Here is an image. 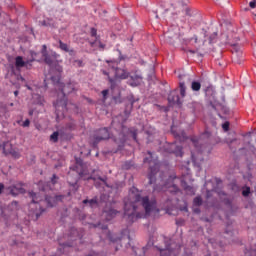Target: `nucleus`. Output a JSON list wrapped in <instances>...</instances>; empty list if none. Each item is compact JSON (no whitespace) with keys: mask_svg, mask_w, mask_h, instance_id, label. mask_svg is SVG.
Segmentation results:
<instances>
[{"mask_svg":"<svg viewBox=\"0 0 256 256\" xmlns=\"http://www.w3.org/2000/svg\"><path fill=\"white\" fill-rule=\"evenodd\" d=\"M222 129L224 131H229V122H225L223 125H222Z\"/></svg>","mask_w":256,"mask_h":256,"instance_id":"f704fd0d","label":"nucleus"},{"mask_svg":"<svg viewBox=\"0 0 256 256\" xmlns=\"http://www.w3.org/2000/svg\"><path fill=\"white\" fill-rule=\"evenodd\" d=\"M14 95H15V97H17V95H19V91L16 90V91L14 92Z\"/></svg>","mask_w":256,"mask_h":256,"instance_id":"864d4df0","label":"nucleus"},{"mask_svg":"<svg viewBox=\"0 0 256 256\" xmlns=\"http://www.w3.org/2000/svg\"><path fill=\"white\" fill-rule=\"evenodd\" d=\"M109 67L115 72V79H129V71L125 68L117 67V62H111Z\"/></svg>","mask_w":256,"mask_h":256,"instance_id":"1a4fd4ad","label":"nucleus"},{"mask_svg":"<svg viewBox=\"0 0 256 256\" xmlns=\"http://www.w3.org/2000/svg\"><path fill=\"white\" fill-rule=\"evenodd\" d=\"M7 147H11V144L9 142H6L4 143V146H3V151L4 153L7 154H10V155H13V157H15L16 159H19V154L17 152H14L13 149H7Z\"/></svg>","mask_w":256,"mask_h":256,"instance_id":"f3484780","label":"nucleus"},{"mask_svg":"<svg viewBox=\"0 0 256 256\" xmlns=\"http://www.w3.org/2000/svg\"><path fill=\"white\" fill-rule=\"evenodd\" d=\"M181 137H182L183 139H187V136L185 135V132H182V133H181Z\"/></svg>","mask_w":256,"mask_h":256,"instance_id":"09e8293b","label":"nucleus"},{"mask_svg":"<svg viewBox=\"0 0 256 256\" xmlns=\"http://www.w3.org/2000/svg\"><path fill=\"white\" fill-rule=\"evenodd\" d=\"M199 212H200V210H199V209H196V210H195V213H199Z\"/></svg>","mask_w":256,"mask_h":256,"instance_id":"052dcab7","label":"nucleus"},{"mask_svg":"<svg viewBox=\"0 0 256 256\" xmlns=\"http://www.w3.org/2000/svg\"><path fill=\"white\" fill-rule=\"evenodd\" d=\"M32 99H33L35 105H45V98H43V96H41L39 94H34L32 96Z\"/></svg>","mask_w":256,"mask_h":256,"instance_id":"a211bd4d","label":"nucleus"},{"mask_svg":"<svg viewBox=\"0 0 256 256\" xmlns=\"http://www.w3.org/2000/svg\"><path fill=\"white\" fill-rule=\"evenodd\" d=\"M159 213L157 209V199L143 196V192L133 187L129 191L128 201L124 204V219L131 225L137 219H143L149 213Z\"/></svg>","mask_w":256,"mask_h":256,"instance_id":"f257e3e1","label":"nucleus"},{"mask_svg":"<svg viewBox=\"0 0 256 256\" xmlns=\"http://www.w3.org/2000/svg\"><path fill=\"white\" fill-rule=\"evenodd\" d=\"M96 43H98L100 49H105V44L101 43V41H99V39H97Z\"/></svg>","mask_w":256,"mask_h":256,"instance_id":"4c0bfd02","label":"nucleus"},{"mask_svg":"<svg viewBox=\"0 0 256 256\" xmlns=\"http://www.w3.org/2000/svg\"><path fill=\"white\" fill-rule=\"evenodd\" d=\"M132 137L137 143V129L136 128H127L122 126L120 133L115 134L113 137L114 142L116 143L118 149L120 150L125 146V142Z\"/></svg>","mask_w":256,"mask_h":256,"instance_id":"20e7f679","label":"nucleus"},{"mask_svg":"<svg viewBox=\"0 0 256 256\" xmlns=\"http://www.w3.org/2000/svg\"><path fill=\"white\" fill-rule=\"evenodd\" d=\"M171 131H172V133H174V135H176V137L181 138V135H179V134H175V128H174V127H172V128H171Z\"/></svg>","mask_w":256,"mask_h":256,"instance_id":"37998d69","label":"nucleus"},{"mask_svg":"<svg viewBox=\"0 0 256 256\" xmlns=\"http://www.w3.org/2000/svg\"><path fill=\"white\" fill-rule=\"evenodd\" d=\"M192 143L196 149V153L192 152V161L194 165H197L198 167H201V163H203V145L199 146V143H201V140H195L192 139Z\"/></svg>","mask_w":256,"mask_h":256,"instance_id":"423d86ee","label":"nucleus"},{"mask_svg":"<svg viewBox=\"0 0 256 256\" xmlns=\"http://www.w3.org/2000/svg\"><path fill=\"white\" fill-rule=\"evenodd\" d=\"M192 39H194V42L197 43V41H198L197 36H194Z\"/></svg>","mask_w":256,"mask_h":256,"instance_id":"3c124183","label":"nucleus"},{"mask_svg":"<svg viewBox=\"0 0 256 256\" xmlns=\"http://www.w3.org/2000/svg\"><path fill=\"white\" fill-rule=\"evenodd\" d=\"M62 246H64V247H73V244H70V243H64V244H62Z\"/></svg>","mask_w":256,"mask_h":256,"instance_id":"c03bdc74","label":"nucleus"},{"mask_svg":"<svg viewBox=\"0 0 256 256\" xmlns=\"http://www.w3.org/2000/svg\"><path fill=\"white\" fill-rule=\"evenodd\" d=\"M175 179H177V177L175 176H170L168 181L160 188L158 186L154 187V191H169V193H179V187H177V185H175Z\"/></svg>","mask_w":256,"mask_h":256,"instance_id":"0eeeda50","label":"nucleus"},{"mask_svg":"<svg viewBox=\"0 0 256 256\" xmlns=\"http://www.w3.org/2000/svg\"><path fill=\"white\" fill-rule=\"evenodd\" d=\"M68 183H70L72 187H75V185H77V178L73 182H71L68 178Z\"/></svg>","mask_w":256,"mask_h":256,"instance_id":"58836bf2","label":"nucleus"},{"mask_svg":"<svg viewBox=\"0 0 256 256\" xmlns=\"http://www.w3.org/2000/svg\"><path fill=\"white\" fill-rule=\"evenodd\" d=\"M209 193H211V191H208V192H207V195H208V196H209Z\"/></svg>","mask_w":256,"mask_h":256,"instance_id":"69168bd1","label":"nucleus"},{"mask_svg":"<svg viewBox=\"0 0 256 256\" xmlns=\"http://www.w3.org/2000/svg\"><path fill=\"white\" fill-rule=\"evenodd\" d=\"M179 87L181 97H185V95H187V87H185V82H180Z\"/></svg>","mask_w":256,"mask_h":256,"instance_id":"4be33fe9","label":"nucleus"},{"mask_svg":"<svg viewBox=\"0 0 256 256\" xmlns=\"http://www.w3.org/2000/svg\"><path fill=\"white\" fill-rule=\"evenodd\" d=\"M12 195H15V189L11 190Z\"/></svg>","mask_w":256,"mask_h":256,"instance_id":"4d7b16f0","label":"nucleus"},{"mask_svg":"<svg viewBox=\"0 0 256 256\" xmlns=\"http://www.w3.org/2000/svg\"><path fill=\"white\" fill-rule=\"evenodd\" d=\"M78 174L80 175V177H83V175H85V172L84 171H80V172H78Z\"/></svg>","mask_w":256,"mask_h":256,"instance_id":"8fccbe9b","label":"nucleus"},{"mask_svg":"<svg viewBox=\"0 0 256 256\" xmlns=\"http://www.w3.org/2000/svg\"><path fill=\"white\" fill-rule=\"evenodd\" d=\"M189 52L195 54V50H189Z\"/></svg>","mask_w":256,"mask_h":256,"instance_id":"bf43d9fd","label":"nucleus"},{"mask_svg":"<svg viewBox=\"0 0 256 256\" xmlns=\"http://www.w3.org/2000/svg\"><path fill=\"white\" fill-rule=\"evenodd\" d=\"M130 85L131 87H137V82H131Z\"/></svg>","mask_w":256,"mask_h":256,"instance_id":"49530a36","label":"nucleus"},{"mask_svg":"<svg viewBox=\"0 0 256 256\" xmlns=\"http://www.w3.org/2000/svg\"><path fill=\"white\" fill-rule=\"evenodd\" d=\"M57 179H59V178L57 177V175L53 174V176H52V178H51V183H52L53 185H55V183H57Z\"/></svg>","mask_w":256,"mask_h":256,"instance_id":"c9c22d12","label":"nucleus"},{"mask_svg":"<svg viewBox=\"0 0 256 256\" xmlns=\"http://www.w3.org/2000/svg\"><path fill=\"white\" fill-rule=\"evenodd\" d=\"M160 256H170L171 253H173V250H171L170 247H166L165 249H159Z\"/></svg>","mask_w":256,"mask_h":256,"instance_id":"412c9836","label":"nucleus"},{"mask_svg":"<svg viewBox=\"0 0 256 256\" xmlns=\"http://www.w3.org/2000/svg\"><path fill=\"white\" fill-rule=\"evenodd\" d=\"M91 37H95V42L94 43H97V29H95V28H92L91 29Z\"/></svg>","mask_w":256,"mask_h":256,"instance_id":"c756f323","label":"nucleus"},{"mask_svg":"<svg viewBox=\"0 0 256 256\" xmlns=\"http://www.w3.org/2000/svg\"><path fill=\"white\" fill-rule=\"evenodd\" d=\"M18 192H19V193H23V188H20V189L18 190Z\"/></svg>","mask_w":256,"mask_h":256,"instance_id":"6e6d98bb","label":"nucleus"},{"mask_svg":"<svg viewBox=\"0 0 256 256\" xmlns=\"http://www.w3.org/2000/svg\"><path fill=\"white\" fill-rule=\"evenodd\" d=\"M88 256H99V254L96 252H91Z\"/></svg>","mask_w":256,"mask_h":256,"instance_id":"a18cd8bd","label":"nucleus"},{"mask_svg":"<svg viewBox=\"0 0 256 256\" xmlns=\"http://www.w3.org/2000/svg\"><path fill=\"white\" fill-rule=\"evenodd\" d=\"M103 75H107L108 81L111 85V89H115V80L113 78L109 77V72L103 71Z\"/></svg>","mask_w":256,"mask_h":256,"instance_id":"393cba45","label":"nucleus"},{"mask_svg":"<svg viewBox=\"0 0 256 256\" xmlns=\"http://www.w3.org/2000/svg\"><path fill=\"white\" fill-rule=\"evenodd\" d=\"M59 49L61 51H64V53H69V55H74L75 54V50H73V48H70L69 45H67V43L59 40Z\"/></svg>","mask_w":256,"mask_h":256,"instance_id":"4468645a","label":"nucleus"},{"mask_svg":"<svg viewBox=\"0 0 256 256\" xmlns=\"http://www.w3.org/2000/svg\"><path fill=\"white\" fill-rule=\"evenodd\" d=\"M41 53H42L44 62L46 63V65H49V67H53V63L55 59L60 57V55L57 54L56 52H53L52 54L47 53V45L42 46Z\"/></svg>","mask_w":256,"mask_h":256,"instance_id":"9d476101","label":"nucleus"},{"mask_svg":"<svg viewBox=\"0 0 256 256\" xmlns=\"http://www.w3.org/2000/svg\"><path fill=\"white\" fill-rule=\"evenodd\" d=\"M148 155H150L149 158H144V163H149L150 165V173L148 174L149 184L153 185L155 183V175L159 173V167H161V164L157 159L153 158V153L148 152Z\"/></svg>","mask_w":256,"mask_h":256,"instance_id":"39448f33","label":"nucleus"},{"mask_svg":"<svg viewBox=\"0 0 256 256\" xmlns=\"http://www.w3.org/2000/svg\"><path fill=\"white\" fill-rule=\"evenodd\" d=\"M250 193H251V188L249 187H246V189L242 191L243 197H249Z\"/></svg>","mask_w":256,"mask_h":256,"instance_id":"cd10ccee","label":"nucleus"},{"mask_svg":"<svg viewBox=\"0 0 256 256\" xmlns=\"http://www.w3.org/2000/svg\"><path fill=\"white\" fill-rule=\"evenodd\" d=\"M26 87H27V89H28L29 91H31V88H30V86H29V85H26Z\"/></svg>","mask_w":256,"mask_h":256,"instance_id":"13d9d810","label":"nucleus"},{"mask_svg":"<svg viewBox=\"0 0 256 256\" xmlns=\"http://www.w3.org/2000/svg\"><path fill=\"white\" fill-rule=\"evenodd\" d=\"M58 87L61 89V97L54 102V107L56 109V117H61L67 111V95L75 91V85L73 83L68 84H58Z\"/></svg>","mask_w":256,"mask_h":256,"instance_id":"7ed1b4c3","label":"nucleus"},{"mask_svg":"<svg viewBox=\"0 0 256 256\" xmlns=\"http://www.w3.org/2000/svg\"><path fill=\"white\" fill-rule=\"evenodd\" d=\"M110 240L113 242V243H116L117 239L115 238H110Z\"/></svg>","mask_w":256,"mask_h":256,"instance_id":"603ef678","label":"nucleus"},{"mask_svg":"<svg viewBox=\"0 0 256 256\" xmlns=\"http://www.w3.org/2000/svg\"><path fill=\"white\" fill-rule=\"evenodd\" d=\"M193 205L195 207H201V205H203V199L200 196L195 197L193 200Z\"/></svg>","mask_w":256,"mask_h":256,"instance_id":"b1692460","label":"nucleus"},{"mask_svg":"<svg viewBox=\"0 0 256 256\" xmlns=\"http://www.w3.org/2000/svg\"><path fill=\"white\" fill-rule=\"evenodd\" d=\"M135 102H132V105L134 104Z\"/></svg>","mask_w":256,"mask_h":256,"instance_id":"774afa93","label":"nucleus"},{"mask_svg":"<svg viewBox=\"0 0 256 256\" xmlns=\"http://www.w3.org/2000/svg\"><path fill=\"white\" fill-rule=\"evenodd\" d=\"M31 59H35L37 57V54L34 51H30Z\"/></svg>","mask_w":256,"mask_h":256,"instance_id":"79ce46f5","label":"nucleus"},{"mask_svg":"<svg viewBox=\"0 0 256 256\" xmlns=\"http://www.w3.org/2000/svg\"><path fill=\"white\" fill-rule=\"evenodd\" d=\"M29 197L32 199V203L30 204V216L34 221H37L41 217V215L45 212V209H43V206L41 203H47L48 207H55L59 201L63 200V195L59 196H46L42 192L34 193V192H29Z\"/></svg>","mask_w":256,"mask_h":256,"instance_id":"f03ea898","label":"nucleus"},{"mask_svg":"<svg viewBox=\"0 0 256 256\" xmlns=\"http://www.w3.org/2000/svg\"><path fill=\"white\" fill-rule=\"evenodd\" d=\"M84 205H87V203L89 204V207H91L92 209L95 207L99 206V202L97 201V198H93L91 200H83Z\"/></svg>","mask_w":256,"mask_h":256,"instance_id":"6ab92c4d","label":"nucleus"},{"mask_svg":"<svg viewBox=\"0 0 256 256\" xmlns=\"http://www.w3.org/2000/svg\"><path fill=\"white\" fill-rule=\"evenodd\" d=\"M5 189V185L3 183H0V195L3 193V190Z\"/></svg>","mask_w":256,"mask_h":256,"instance_id":"a19ab883","label":"nucleus"},{"mask_svg":"<svg viewBox=\"0 0 256 256\" xmlns=\"http://www.w3.org/2000/svg\"><path fill=\"white\" fill-rule=\"evenodd\" d=\"M135 79H139V76H135Z\"/></svg>","mask_w":256,"mask_h":256,"instance_id":"e2e57ef3","label":"nucleus"},{"mask_svg":"<svg viewBox=\"0 0 256 256\" xmlns=\"http://www.w3.org/2000/svg\"><path fill=\"white\" fill-rule=\"evenodd\" d=\"M168 103H170V105H181V99L177 92H171L168 95Z\"/></svg>","mask_w":256,"mask_h":256,"instance_id":"f8f14e48","label":"nucleus"},{"mask_svg":"<svg viewBox=\"0 0 256 256\" xmlns=\"http://www.w3.org/2000/svg\"><path fill=\"white\" fill-rule=\"evenodd\" d=\"M88 179H95V178H93V177H88Z\"/></svg>","mask_w":256,"mask_h":256,"instance_id":"0e129e2a","label":"nucleus"},{"mask_svg":"<svg viewBox=\"0 0 256 256\" xmlns=\"http://www.w3.org/2000/svg\"><path fill=\"white\" fill-rule=\"evenodd\" d=\"M215 39H217V32H214V33L210 36L209 43H215Z\"/></svg>","mask_w":256,"mask_h":256,"instance_id":"7c9ffc66","label":"nucleus"},{"mask_svg":"<svg viewBox=\"0 0 256 256\" xmlns=\"http://www.w3.org/2000/svg\"><path fill=\"white\" fill-rule=\"evenodd\" d=\"M192 91H201V82L193 81L191 84Z\"/></svg>","mask_w":256,"mask_h":256,"instance_id":"5701e85b","label":"nucleus"},{"mask_svg":"<svg viewBox=\"0 0 256 256\" xmlns=\"http://www.w3.org/2000/svg\"><path fill=\"white\" fill-rule=\"evenodd\" d=\"M118 213H119V211H117L113 208L105 210L104 214H105V217H106V221H111V219L117 217Z\"/></svg>","mask_w":256,"mask_h":256,"instance_id":"dca6fc26","label":"nucleus"},{"mask_svg":"<svg viewBox=\"0 0 256 256\" xmlns=\"http://www.w3.org/2000/svg\"><path fill=\"white\" fill-rule=\"evenodd\" d=\"M11 21V16L7 14L3 9L0 7V25H7Z\"/></svg>","mask_w":256,"mask_h":256,"instance_id":"2eb2a0df","label":"nucleus"},{"mask_svg":"<svg viewBox=\"0 0 256 256\" xmlns=\"http://www.w3.org/2000/svg\"><path fill=\"white\" fill-rule=\"evenodd\" d=\"M74 67H83V60H74Z\"/></svg>","mask_w":256,"mask_h":256,"instance_id":"c85d7f7f","label":"nucleus"},{"mask_svg":"<svg viewBox=\"0 0 256 256\" xmlns=\"http://www.w3.org/2000/svg\"><path fill=\"white\" fill-rule=\"evenodd\" d=\"M31 125V121L29 119H26L23 123H22V127H29Z\"/></svg>","mask_w":256,"mask_h":256,"instance_id":"473e14b6","label":"nucleus"},{"mask_svg":"<svg viewBox=\"0 0 256 256\" xmlns=\"http://www.w3.org/2000/svg\"><path fill=\"white\" fill-rule=\"evenodd\" d=\"M233 55L234 57H243V52L241 50H237Z\"/></svg>","mask_w":256,"mask_h":256,"instance_id":"72a5a7b5","label":"nucleus"},{"mask_svg":"<svg viewBox=\"0 0 256 256\" xmlns=\"http://www.w3.org/2000/svg\"><path fill=\"white\" fill-rule=\"evenodd\" d=\"M29 115H30V117L33 115V110L29 111Z\"/></svg>","mask_w":256,"mask_h":256,"instance_id":"5fc2aeb1","label":"nucleus"},{"mask_svg":"<svg viewBox=\"0 0 256 256\" xmlns=\"http://www.w3.org/2000/svg\"><path fill=\"white\" fill-rule=\"evenodd\" d=\"M98 179H99L100 181H102V183H104V185H106V187H109V186L107 185V179L101 178V177H99Z\"/></svg>","mask_w":256,"mask_h":256,"instance_id":"ea45409f","label":"nucleus"},{"mask_svg":"<svg viewBox=\"0 0 256 256\" xmlns=\"http://www.w3.org/2000/svg\"><path fill=\"white\" fill-rule=\"evenodd\" d=\"M107 95H109V90H103L102 91V96H103V99H104V101H106L107 100Z\"/></svg>","mask_w":256,"mask_h":256,"instance_id":"2f4dec72","label":"nucleus"},{"mask_svg":"<svg viewBox=\"0 0 256 256\" xmlns=\"http://www.w3.org/2000/svg\"><path fill=\"white\" fill-rule=\"evenodd\" d=\"M33 61H35V59L23 60L22 56H17L15 58V67L16 69H23V67H26V69H31V67H33Z\"/></svg>","mask_w":256,"mask_h":256,"instance_id":"9b49d317","label":"nucleus"},{"mask_svg":"<svg viewBox=\"0 0 256 256\" xmlns=\"http://www.w3.org/2000/svg\"><path fill=\"white\" fill-rule=\"evenodd\" d=\"M102 229H107V226H103Z\"/></svg>","mask_w":256,"mask_h":256,"instance_id":"680f3d73","label":"nucleus"},{"mask_svg":"<svg viewBox=\"0 0 256 256\" xmlns=\"http://www.w3.org/2000/svg\"><path fill=\"white\" fill-rule=\"evenodd\" d=\"M111 137V134L109 133V129L107 128H102L100 129L96 135L93 136L92 140V146L97 147L101 141H107Z\"/></svg>","mask_w":256,"mask_h":256,"instance_id":"6e6552de","label":"nucleus"},{"mask_svg":"<svg viewBox=\"0 0 256 256\" xmlns=\"http://www.w3.org/2000/svg\"><path fill=\"white\" fill-rule=\"evenodd\" d=\"M181 186L184 189L186 195H195V187L187 185L185 179H181Z\"/></svg>","mask_w":256,"mask_h":256,"instance_id":"ddd939ff","label":"nucleus"},{"mask_svg":"<svg viewBox=\"0 0 256 256\" xmlns=\"http://www.w3.org/2000/svg\"><path fill=\"white\" fill-rule=\"evenodd\" d=\"M249 7H250L251 9H255V7H256V0H252V1L249 3Z\"/></svg>","mask_w":256,"mask_h":256,"instance_id":"e433bc0d","label":"nucleus"},{"mask_svg":"<svg viewBox=\"0 0 256 256\" xmlns=\"http://www.w3.org/2000/svg\"><path fill=\"white\" fill-rule=\"evenodd\" d=\"M244 256H256V250H246Z\"/></svg>","mask_w":256,"mask_h":256,"instance_id":"bb28decb","label":"nucleus"},{"mask_svg":"<svg viewBox=\"0 0 256 256\" xmlns=\"http://www.w3.org/2000/svg\"><path fill=\"white\" fill-rule=\"evenodd\" d=\"M171 148L172 149H175L174 151H173V153L176 155V157H183V147H181V146H176L175 144H172L171 145Z\"/></svg>","mask_w":256,"mask_h":256,"instance_id":"aec40b11","label":"nucleus"},{"mask_svg":"<svg viewBox=\"0 0 256 256\" xmlns=\"http://www.w3.org/2000/svg\"><path fill=\"white\" fill-rule=\"evenodd\" d=\"M11 205H12V207H17V201H13V202L11 203Z\"/></svg>","mask_w":256,"mask_h":256,"instance_id":"de8ad7c7","label":"nucleus"},{"mask_svg":"<svg viewBox=\"0 0 256 256\" xmlns=\"http://www.w3.org/2000/svg\"><path fill=\"white\" fill-rule=\"evenodd\" d=\"M50 140L53 141V143H57V141H59V132L52 133Z\"/></svg>","mask_w":256,"mask_h":256,"instance_id":"a878e982","label":"nucleus"},{"mask_svg":"<svg viewBox=\"0 0 256 256\" xmlns=\"http://www.w3.org/2000/svg\"><path fill=\"white\" fill-rule=\"evenodd\" d=\"M73 233H77V230H73Z\"/></svg>","mask_w":256,"mask_h":256,"instance_id":"338daca9","label":"nucleus"}]
</instances>
